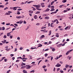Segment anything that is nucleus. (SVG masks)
I'll return each instance as SVG.
<instances>
[{
	"label": "nucleus",
	"instance_id": "obj_15",
	"mask_svg": "<svg viewBox=\"0 0 73 73\" xmlns=\"http://www.w3.org/2000/svg\"><path fill=\"white\" fill-rule=\"evenodd\" d=\"M56 20H57V19H55L54 21H52V23H55V22L56 21Z\"/></svg>",
	"mask_w": 73,
	"mask_h": 73
},
{
	"label": "nucleus",
	"instance_id": "obj_30",
	"mask_svg": "<svg viewBox=\"0 0 73 73\" xmlns=\"http://www.w3.org/2000/svg\"><path fill=\"white\" fill-rule=\"evenodd\" d=\"M17 59H22V58L21 57H19L17 58Z\"/></svg>",
	"mask_w": 73,
	"mask_h": 73
},
{
	"label": "nucleus",
	"instance_id": "obj_5",
	"mask_svg": "<svg viewBox=\"0 0 73 73\" xmlns=\"http://www.w3.org/2000/svg\"><path fill=\"white\" fill-rule=\"evenodd\" d=\"M41 7V5H36V8H39Z\"/></svg>",
	"mask_w": 73,
	"mask_h": 73
},
{
	"label": "nucleus",
	"instance_id": "obj_56",
	"mask_svg": "<svg viewBox=\"0 0 73 73\" xmlns=\"http://www.w3.org/2000/svg\"><path fill=\"white\" fill-rule=\"evenodd\" d=\"M7 59H4V62H7Z\"/></svg>",
	"mask_w": 73,
	"mask_h": 73
},
{
	"label": "nucleus",
	"instance_id": "obj_47",
	"mask_svg": "<svg viewBox=\"0 0 73 73\" xmlns=\"http://www.w3.org/2000/svg\"><path fill=\"white\" fill-rule=\"evenodd\" d=\"M45 56V57H47V56H48V54L47 53H46L45 54H44Z\"/></svg>",
	"mask_w": 73,
	"mask_h": 73
},
{
	"label": "nucleus",
	"instance_id": "obj_19",
	"mask_svg": "<svg viewBox=\"0 0 73 73\" xmlns=\"http://www.w3.org/2000/svg\"><path fill=\"white\" fill-rule=\"evenodd\" d=\"M49 10H50V9L49 8H47L46 9V10L45 11V12H48V11H49Z\"/></svg>",
	"mask_w": 73,
	"mask_h": 73
},
{
	"label": "nucleus",
	"instance_id": "obj_26",
	"mask_svg": "<svg viewBox=\"0 0 73 73\" xmlns=\"http://www.w3.org/2000/svg\"><path fill=\"white\" fill-rule=\"evenodd\" d=\"M16 9H17V8H16V7H13V10H14V11H16Z\"/></svg>",
	"mask_w": 73,
	"mask_h": 73
},
{
	"label": "nucleus",
	"instance_id": "obj_24",
	"mask_svg": "<svg viewBox=\"0 0 73 73\" xmlns=\"http://www.w3.org/2000/svg\"><path fill=\"white\" fill-rule=\"evenodd\" d=\"M4 7L3 5H0V8H3Z\"/></svg>",
	"mask_w": 73,
	"mask_h": 73
},
{
	"label": "nucleus",
	"instance_id": "obj_60",
	"mask_svg": "<svg viewBox=\"0 0 73 73\" xmlns=\"http://www.w3.org/2000/svg\"><path fill=\"white\" fill-rule=\"evenodd\" d=\"M67 12V10H64V13H65V12Z\"/></svg>",
	"mask_w": 73,
	"mask_h": 73
},
{
	"label": "nucleus",
	"instance_id": "obj_3",
	"mask_svg": "<svg viewBox=\"0 0 73 73\" xmlns=\"http://www.w3.org/2000/svg\"><path fill=\"white\" fill-rule=\"evenodd\" d=\"M32 66H31L29 65H27V67H26V69H30V68H31Z\"/></svg>",
	"mask_w": 73,
	"mask_h": 73
},
{
	"label": "nucleus",
	"instance_id": "obj_64",
	"mask_svg": "<svg viewBox=\"0 0 73 73\" xmlns=\"http://www.w3.org/2000/svg\"><path fill=\"white\" fill-rule=\"evenodd\" d=\"M48 8H50V5H48Z\"/></svg>",
	"mask_w": 73,
	"mask_h": 73
},
{
	"label": "nucleus",
	"instance_id": "obj_40",
	"mask_svg": "<svg viewBox=\"0 0 73 73\" xmlns=\"http://www.w3.org/2000/svg\"><path fill=\"white\" fill-rule=\"evenodd\" d=\"M46 67V66L45 65H44L42 66V68H45Z\"/></svg>",
	"mask_w": 73,
	"mask_h": 73
},
{
	"label": "nucleus",
	"instance_id": "obj_2",
	"mask_svg": "<svg viewBox=\"0 0 73 73\" xmlns=\"http://www.w3.org/2000/svg\"><path fill=\"white\" fill-rule=\"evenodd\" d=\"M55 66L58 67H60V66H61V65L60 64L58 63L55 65Z\"/></svg>",
	"mask_w": 73,
	"mask_h": 73
},
{
	"label": "nucleus",
	"instance_id": "obj_28",
	"mask_svg": "<svg viewBox=\"0 0 73 73\" xmlns=\"http://www.w3.org/2000/svg\"><path fill=\"white\" fill-rule=\"evenodd\" d=\"M7 37V36H6L5 35L3 37V38H6Z\"/></svg>",
	"mask_w": 73,
	"mask_h": 73
},
{
	"label": "nucleus",
	"instance_id": "obj_12",
	"mask_svg": "<svg viewBox=\"0 0 73 73\" xmlns=\"http://www.w3.org/2000/svg\"><path fill=\"white\" fill-rule=\"evenodd\" d=\"M67 1V0H63L62 1V2L63 3H66Z\"/></svg>",
	"mask_w": 73,
	"mask_h": 73
},
{
	"label": "nucleus",
	"instance_id": "obj_4",
	"mask_svg": "<svg viewBox=\"0 0 73 73\" xmlns=\"http://www.w3.org/2000/svg\"><path fill=\"white\" fill-rule=\"evenodd\" d=\"M42 45L41 44H38V46L37 48H38V47H42Z\"/></svg>",
	"mask_w": 73,
	"mask_h": 73
},
{
	"label": "nucleus",
	"instance_id": "obj_50",
	"mask_svg": "<svg viewBox=\"0 0 73 73\" xmlns=\"http://www.w3.org/2000/svg\"><path fill=\"white\" fill-rule=\"evenodd\" d=\"M17 15H20V13L19 12V11H17Z\"/></svg>",
	"mask_w": 73,
	"mask_h": 73
},
{
	"label": "nucleus",
	"instance_id": "obj_63",
	"mask_svg": "<svg viewBox=\"0 0 73 73\" xmlns=\"http://www.w3.org/2000/svg\"><path fill=\"white\" fill-rule=\"evenodd\" d=\"M49 50V49L48 48H47L46 49V50H44L45 51H48V50Z\"/></svg>",
	"mask_w": 73,
	"mask_h": 73
},
{
	"label": "nucleus",
	"instance_id": "obj_18",
	"mask_svg": "<svg viewBox=\"0 0 73 73\" xmlns=\"http://www.w3.org/2000/svg\"><path fill=\"white\" fill-rule=\"evenodd\" d=\"M63 6H64V5H60L59 6V8H62V7H63Z\"/></svg>",
	"mask_w": 73,
	"mask_h": 73
},
{
	"label": "nucleus",
	"instance_id": "obj_62",
	"mask_svg": "<svg viewBox=\"0 0 73 73\" xmlns=\"http://www.w3.org/2000/svg\"><path fill=\"white\" fill-rule=\"evenodd\" d=\"M5 50H6L7 51H9V49H8V48L5 49Z\"/></svg>",
	"mask_w": 73,
	"mask_h": 73
},
{
	"label": "nucleus",
	"instance_id": "obj_44",
	"mask_svg": "<svg viewBox=\"0 0 73 73\" xmlns=\"http://www.w3.org/2000/svg\"><path fill=\"white\" fill-rule=\"evenodd\" d=\"M17 40H20V38L19 37H18L17 38Z\"/></svg>",
	"mask_w": 73,
	"mask_h": 73
},
{
	"label": "nucleus",
	"instance_id": "obj_23",
	"mask_svg": "<svg viewBox=\"0 0 73 73\" xmlns=\"http://www.w3.org/2000/svg\"><path fill=\"white\" fill-rule=\"evenodd\" d=\"M36 9H37V10H38V11H41V9L39 8H36Z\"/></svg>",
	"mask_w": 73,
	"mask_h": 73
},
{
	"label": "nucleus",
	"instance_id": "obj_57",
	"mask_svg": "<svg viewBox=\"0 0 73 73\" xmlns=\"http://www.w3.org/2000/svg\"><path fill=\"white\" fill-rule=\"evenodd\" d=\"M44 70L45 72H46L47 71V69L46 68H44Z\"/></svg>",
	"mask_w": 73,
	"mask_h": 73
},
{
	"label": "nucleus",
	"instance_id": "obj_6",
	"mask_svg": "<svg viewBox=\"0 0 73 73\" xmlns=\"http://www.w3.org/2000/svg\"><path fill=\"white\" fill-rule=\"evenodd\" d=\"M1 42H3V44H5V43L7 42V40H4L3 41H2Z\"/></svg>",
	"mask_w": 73,
	"mask_h": 73
},
{
	"label": "nucleus",
	"instance_id": "obj_17",
	"mask_svg": "<svg viewBox=\"0 0 73 73\" xmlns=\"http://www.w3.org/2000/svg\"><path fill=\"white\" fill-rule=\"evenodd\" d=\"M52 33V32H51V31H49V33L48 34V36H50V35H51Z\"/></svg>",
	"mask_w": 73,
	"mask_h": 73
},
{
	"label": "nucleus",
	"instance_id": "obj_9",
	"mask_svg": "<svg viewBox=\"0 0 73 73\" xmlns=\"http://www.w3.org/2000/svg\"><path fill=\"white\" fill-rule=\"evenodd\" d=\"M29 13H33V11H31V10H30L29 11Z\"/></svg>",
	"mask_w": 73,
	"mask_h": 73
},
{
	"label": "nucleus",
	"instance_id": "obj_52",
	"mask_svg": "<svg viewBox=\"0 0 73 73\" xmlns=\"http://www.w3.org/2000/svg\"><path fill=\"white\" fill-rule=\"evenodd\" d=\"M23 49V48L22 47H21L19 49L20 50H22V49Z\"/></svg>",
	"mask_w": 73,
	"mask_h": 73
},
{
	"label": "nucleus",
	"instance_id": "obj_39",
	"mask_svg": "<svg viewBox=\"0 0 73 73\" xmlns=\"http://www.w3.org/2000/svg\"><path fill=\"white\" fill-rule=\"evenodd\" d=\"M36 47H32L31 48V49H36Z\"/></svg>",
	"mask_w": 73,
	"mask_h": 73
},
{
	"label": "nucleus",
	"instance_id": "obj_41",
	"mask_svg": "<svg viewBox=\"0 0 73 73\" xmlns=\"http://www.w3.org/2000/svg\"><path fill=\"white\" fill-rule=\"evenodd\" d=\"M4 58H5V57H2V58H1L2 60L3 61V60H4Z\"/></svg>",
	"mask_w": 73,
	"mask_h": 73
},
{
	"label": "nucleus",
	"instance_id": "obj_38",
	"mask_svg": "<svg viewBox=\"0 0 73 73\" xmlns=\"http://www.w3.org/2000/svg\"><path fill=\"white\" fill-rule=\"evenodd\" d=\"M2 30H3V31H4L5 30V27H2Z\"/></svg>",
	"mask_w": 73,
	"mask_h": 73
},
{
	"label": "nucleus",
	"instance_id": "obj_45",
	"mask_svg": "<svg viewBox=\"0 0 73 73\" xmlns=\"http://www.w3.org/2000/svg\"><path fill=\"white\" fill-rule=\"evenodd\" d=\"M14 25H15V26H16V27L18 26V25L16 23L14 24Z\"/></svg>",
	"mask_w": 73,
	"mask_h": 73
},
{
	"label": "nucleus",
	"instance_id": "obj_10",
	"mask_svg": "<svg viewBox=\"0 0 73 73\" xmlns=\"http://www.w3.org/2000/svg\"><path fill=\"white\" fill-rule=\"evenodd\" d=\"M21 17H22L21 16L16 17V18H17V19H21Z\"/></svg>",
	"mask_w": 73,
	"mask_h": 73
},
{
	"label": "nucleus",
	"instance_id": "obj_61",
	"mask_svg": "<svg viewBox=\"0 0 73 73\" xmlns=\"http://www.w3.org/2000/svg\"><path fill=\"white\" fill-rule=\"evenodd\" d=\"M64 37H66V36H68V35L67 34H66L64 35Z\"/></svg>",
	"mask_w": 73,
	"mask_h": 73
},
{
	"label": "nucleus",
	"instance_id": "obj_22",
	"mask_svg": "<svg viewBox=\"0 0 73 73\" xmlns=\"http://www.w3.org/2000/svg\"><path fill=\"white\" fill-rule=\"evenodd\" d=\"M53 23H51V25H50L51 27H54V26H53Z\"/></svg>",
	"mask_w": 73,
	"mask_h": 73
},
{
	"label": "nucleus",
	"instance_id": "obj_33",
	"mask_svg": "<svg viewBox=\"0 0 73 73\" xmlns=\"http://www.w3.org/2000/svg\"><path fill=\"white\" fill-rule=\"evenodd\" d=\"M55 51V49H54V48H53L52 49V52H54Z\"/></svg>",
	"mask_w": 73,
	"mask_h": 73
},
{
	"label": "nucleus",
	"instance_id": "obj_46",
	"mask_svg": "<svg viewBox=\"0 0 73 73\" xmlns=\"http://www.w3.org/2000/svg\"><path fill=\"white\" fill-rule=\"evenodd\" d=\"M8 9V7H6L5 8H4V10H6V9Z\"/></svg>",
	"mask_w": 73,
	"mask_h": 73
},
{
	"label": "nucleus",
	"instance_id": "obj_13",
	"mask_svg": "<svg viewBox=\"0 0 73 73\" xmlns=\"http://www.w3.org/2000/svg\"><path fill=\"white\" fill-rule=\"evenodd\" d=\"M56 36L57 37H59V35H58V33H56Z\"/></svg>",
	"mask_w": 73,
	"mask_h": 73
},
{
	"label": "nucleus",
	"instance_id": "obj_54",
	"mask_svg": "<svg viewBox=\"0 0 73 73\" xmlns=\"http://www.w3.org/2000/svg\"><path fill=\"white\" fill-rule=\"evenodd\" d=\"M10 56L12 57H13V56H14V55L13 54H11L10 55Z\"/></svg>",
	"mask_w": 73,
	"mask_h": 73
},
{
	"label": "nucleus",
	"instance_id": "obj_48",
	"mask_svg": "<svg viewBox=\"0 0 73 73\" xmlns=\"http://www.w3.org/2000/svg\"><path fill=\"white\" fill-rule=\"evenodd\" d=\"M54 1H53L51 3V4L52 5H53V4H54Z\"/></svg>",
	"mask_w": 73,
	"mask_h": 73
},
{
	"label": "nucleus",
	"instance_id": "obj_14",
	"mask_svg": "<svg viewBox=\"0 0 73 73\" xmlns=\"http://www.w3.org/2000/svg\"><path fill=\"white\" fill-rule=\"evenodd\" d=\"M23 72L24 73H27V71L25 70H23Z\"/></svg>",
	"mask_w": 73,
	"mask_h": 73
},
{
	"label": "nucleus",
	"instance_id": "obj_53",
	"mask_svg": "<svg viewBox=\"0 0 73 73\" xmlns=\"http://www.w3.org/2000/svg\"><path fill=\"white\" fill-rule=\"evenodd\" d=\"M60 72L61 73H64V71L63 70H60Z\"/></svg>",
	"mask_w": 73,
	"mask_h": 73
},
{
	"label": "nucleus",
	"instance_id": "obj_8",
	"mask_svg": "<svg viewBox=\"0 0 73 73\" xmlns=\"http://www.w3.org/2000/svg\"><path fill=\"white\" fill-rule=\"evenodd\" d=\"M61 45H62V44L60 43L59 44H58L57 45V47H60V46H61Z\"/></svg>",
	"mask_w": 73,
	"mask_h": 73
},
{
	"label": "nucleus",
	"instance_id": "obj_20",
	"mask_svg": "<svg viewBox=\"0 0 73 73\" xmlns=\"http://www.w3.org/2000/svg\"><path fill=\"white\" fill-rule=\"evenodd\" d=\"M44 19H49V17H46L44 18Z\"/></svg>",
	"mask_w": 73,
	"mask_h": 73
},
{
	"label": "nucleus",
	"instance_id": "obj_29",
	"mask_svg": "<svg viewBox=\"0 0 73 73\" xmlns=\"http://www.w3.org/2000/svg\"><path fill=\"white\" fill-rule=\"evenodd\" d=\"M55 13H56V12H54L51 13L50 14L52 15V14H54Z\"/></svg>",
	"mask_w": 73,
	"mask_h": 73
},
{
	"label": "nucleus",
	"instance_id": "obj_11",
	"mask_svg": "<svg viewBox=\"0 0 73 73\" xmlns=\"http://www.w3.org/2000/svg\"><path fill=\"white\" fill-rule=\"evenodd\" d=\"M44 37H45V36L43 35L40 36V38H44Z\"/></svg>",
	"mask_w": 73,
	"mask_h": 73
},
{
	"label": "nucleus",
	"instance_id": "obj_16",
	"mask_svg": "<svg viewBox=\"0 0 73 73\" xmlns=\"http://www.w3.org/2000/svg\"><path fill=\"white\" fill-rule=\"evenodd\" d=\"M11 15V13H6L5 14V15Z\"/></svg>",
	"mask_w": 73,
	"mask_h": 73
},
{
	"label": "nucleus",
	"instance_id": "obj_59",
	"mask_svg": "<svg viewBox=\"0 0 73 73\" xmlns=\"http://www.w3.org/2000/svg\"><path fill=\"white\" fill-rule=\"evenodd\" d=\"M17 50V48L15 49V50H14V52H16Z\"/></svg>",
	"mask_w": 73,
	"mask_h": 73
},
{
	"label": "nucleus",
	"instance_id": "obj_21",
	"mask_svg": "<svg viewBox=\"0 0 73 73\" xmlns=\"http://www.w3.org/2000/svg\"><path fill=\"white\" fill-rule=\"evenodd\" d=\"M11 35V34L9 33H7V36H8V37L9 36Z\"/></svg>",
	"mask_w": 73,
	"mask_h": 73
},
{
	"label": "nucleus",
	"instance_id": "obj_37",
	"mask_svg": "<svg viewBox=\"0 0 73 73\" xmlns=\"http://www.w3.org/2000/svg\"><path fill=\"white\" fill-rule=\"evenodd\" d=\"M68 66H69V65H68L67 64H66L65 66V67L67 68H68Z\"/></svg>",
	"mask_w": 73,
	"mask_h": 73
},
{
	"label": "nucleus",
	"instance_id": "obj_43",
	"mask_svg": "<svg viewBox=\"0 0 73 73\" xmlns=\"http://www.w3.org/2000/svg\"><path fill=\"white\" fill-rule=\"evenodd\" d=\"M10 72H11V70H9L7 72V73H9Z\"/></svg>",
	"mask_w": 73,
	"mask_h": 73
},
{
	"label": "nucleus",
	"instance_id": "obj_25",
	"mask_svg": "<svg viewBox=\"0 0 73 73\" xmlns=\"http://www.w3.org/2000/svg\"><path fill=\"white\" fill-rule=\"evenodd\" d=\"M32 2H33V1H29L27 3V4H30V3H31Z\"/></svg>",
	"mask_w": 73,
	"mask_h": 73
},
{
	"label": "nucleus",
	"instance_id": "obj_27",
	"mask_svg": "<svg viewBox=\"0 0 73 73\" xmlns=\"http://www.w3.org/2000/svg\"><path fill=\"white\" fill-rule=\"evenodd\" d=\"M30 73H35V70H33L30 72Z\"/></svg>",
	"mask_w": 73,
	"mask_h": 73
},
{
	"label": "nucleus",
	"instance_id": "obj_51",
	"mask_svg": "<svg viewBox=\"0 0 73 73\" xmlns=\"http://www.w3.org/2000/svg\"><path fill=\"white\" fill-rule=\"evenodd\" d=\"M55 60H58V56H56V57L55 58Z\"/></svg>",
	"mask_w": 73,
	"mask_h": 73
},
{
	"label": "nucleus",
	"instance_id": "obj_1",
	"mask_svg": "<svg viewBox=\"0 0 73 73\" xmlns=\"http://www.w3.org/2000/svg\"><path fill=\"white\" fill-rule=\"evenodd\" d=\"M73 50V49H72L68 51L66 53V55H68V54H69V53H70V52H72V50Z\"/></svg>",
	"mask_w": 73,
	"mask_h": 73
},
{
	"label": "nucleus",
	"instance_id": "obj_7",
	"mask_svg": "<svg viewBox=\"0 0 73 73\" xmlns=\"http://www.w3.org/2000/svg\"><path fill=\"white\" fill-rule=\"evenodd\" d=\"M38 17H37V16L36 15H35L34 16V18L35 19H37L38 18Z\"/></svg>",
	"mask_w": 73,
	"mask_h": 73
},
{
	"label": "nucleus",
	"instance_id": "obj_58",
	"mask_svg": "<svg viewBox=\"0 0 73 73\" xmlns=\"http://www.w3.org/2000/svg\"><path fill=\"white\" fill-rule=\"evenodd\" d=\"M10 36L9 37L10 38H12V37L13 36L12 35H10Z\"/></svg>",
	"mask_w": 73,
	"mask_h": 73
},
{
	"label": "nucleus",
	"instance_id": "obj_49",
	"mask_svg": "<svg viewBox=\"0 0 73 73\" xmlns=\"http://www.w3.org/2000/svg\"><path fill=\"white\" fill-rule=\"evenodd\" d=\"M48 32V31L47 30H45L44 31H43V33H45V32L46 33V32Z\"/></svg>",
	"mask_w": 73,
	"mask_h": 73
},
{
	"label": "nucleus",
	"instance_id": "obj_35",
	"mask_svg": "<svg viewBox=\"0 0 73 73\" xmlns=\"http://www.w3.org/2000/svg\"><path fill=\"white\" fill-rule=\"evenodd\" d=\"M40 24L39 23H37L36 24V25H37L38 26H39Z\"/></svg>",
	"mask_w": 73,
	"mask_h": 73
},
{
	"label": "nucleus",
	"instance_id": "obj_42",
	"mask_svg": "<svg viewBox=\"0 0 73 73\" xmlns=\"http://www.w3.org/2000/svg\"><path fill=\"white\" fill-rule=\"evenodd\" d=\"M40 11H37L36 13H35V14H38V13H40Z\"/></svg>",
	"mask_w": 73,
	"mask_h": 73
},
{
	"label": "nucleus",
	"instance_id": "obj_34",
	"mask_svg": "<svg viewBox=\"0 0 73 73\" xmlns=\"http://www.w3.org/2000/svg\"><path fill=\"white\" fill-rule=\"evenodd\" d=\"M70 29V26H67V29H68L69 30V29Z\"/></svg>",
	"mask_w": 73,
	"mask_h": 73
},
{
	"label": "nucleus",
	"instance_id": "obj_55",
	"mask_svg": "<svg viewBox=\"0 0 73 73\" xmlns=\"http://www.w3.org/2000/svg\"><path fill=\"white\" fill-rule=\"evenodd\" d=\"M10 23H7L6 24V25H10Z\"/></svg>",
	"mask_w": 73,
	"mask_h": 73
},
{
	"label": "nucleus",
	"instance_id": "obj_32",
	"mask_svg": "<svg viewBox=\"0 0 73 73\" xmlns=\"http://www.w3.org/2000/svg\"><path fill=\"white\" fill-rule=\"evenodd\" d=\"M51 9H54V6H51Z\"/></svg>",
	"mask_w": 73,
	"mask_h": 73
},
{
	"label": "nucleus",
	"instance_id": "obj_36",
	"mask_svg": "<svg viewBox=\"0 0 73 73\" xmlns=\"http://www.w3.org/2000/svg\"><path fill=\"white\" fill-rule=\"evenodd\" d=\"M23 21H19V23L20 24H22L23 23Z\"/></svg>",
	"mask_w": 73,
	"mask_h": 73
},
{
	"label": "nucleus",
	"instance_id": "obj_31",
	"mask_svg": "<svg viewBox=\"0 0 73 73\" xmlns=\"http://www.w3.org/2000/svg\"><path fill=\"white\" fill-rule=\"evenodd\" d=\"M54 11V9H51L50 10L51 12H53V11Z\"/></svg>",
	"mask_w": 73,
	"mask_h": 73
}]
</instances>
